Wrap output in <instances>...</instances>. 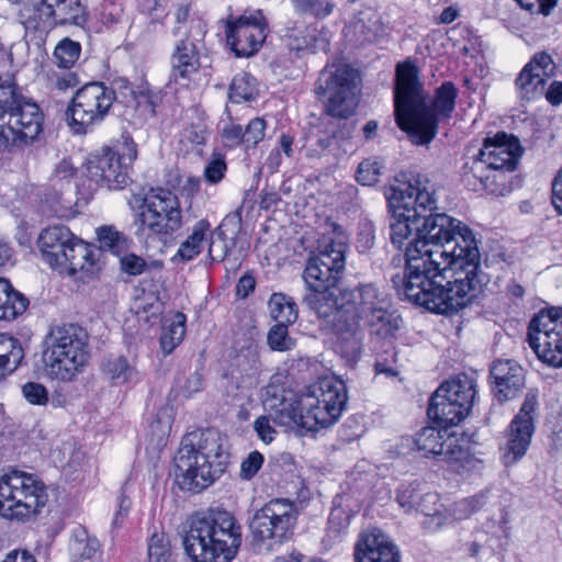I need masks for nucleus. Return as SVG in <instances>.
<instances>
[{
  "instance_id": "nucleus-21",
  "label": "nucleus",
  "mask_w": 562,
  "mask_h": 562,
  "mask_svg": "<svg viewBox=\"0 0 562 562\" xmlns=\"http://www.w3.org/2000/svg\"><path fill=\"white\" fill-rule=\"evenodd\" d=\"M557 65L547 52L533 55L516 79V87L522 100H535L544 93V85L555 75Z\"/></svg>"
},
{
  "instance_id": "nucleus-16",
  "label": "nucleus",
  "mask_w": 562,
  "mask_h": 562,
  "mask_svg": "<svg viewBox=\"0 0 562 562\" xmlns=\"http://www.w3.org/2000/svg\"><path fill=\"white\" fill-rule=\"evenodd\" d=\"M527 340L540 360L562 367V308L550 307L536 314L529 322Z\"/></svg>"
},
{
  "instance_id": "nucleus-10",
  "label": "nucleus",
  "mask_w": 562,
  "mask_h": 562,
  "mask_svg": "<svg viewBox=\"0 0 562 562\" xmlns=\"http://www.w3.org/2000/svg\"><path fill=\"white\" fill-rule=\"evenodd\" d=\"M363 284L355 289L341 290L340 307L327 324L339 340L345 357L360 356L364 337V313H362Z\"/></svg>"
},
{
  "instance_id": "nucleus-53",
  "label": "nucleus",
  "mask_w": 562,
  "mask_h": 562,
  "mask_svg": "<svg viewBox=\"0 0 562 562\" xmlns=\"http://www.w3.org/2000/svg\"><path fill=\"white\" fill-rule=\"evenodd\" d=\"M483 493L463 498L453 504L452 514L456 519H465L484 505Z\"/></svg>"
},
{
  "instance_id": "nucleus-41",
  "label": "nucleus",
  "mask_w": 562,
  "mask_h": 562,
  "mask_svg": "<svg viewBox=\"0 0 562 562\" xmlns=\"http://www.w3.org/2000/svg\"><path fill=\"white\" fill-rule=\"evenodd\" d=\"M228 95L234 103L254 100L257 95L255 78L247 72L236 75L229 86Z\"/></svg>"
},
{
  "instance_id": "nucleus-28",
  "label": "nucleus",
  "mask_w": 562,
  "mask_h": 562,
  "mask_svg": "<svg viewBox=\"0 0 562 562\" xmlns=\"http://www.w3.org/2000/svg\"><path fill=\"white\" fill-rule=\"evenodd\" d=\"M355 131L350 122L329 121L325 133L317 134L315 138H306L302 149L310 160H321L328 157L337 138H349Z\"/></svg>"
},
{
  "instance_id": "nucleus-46",
  "label": "nucleus",
  "mask_w": 562,
  "mask_h": 562,
  "mask_svg": "<svg viewBox=\"0 0 562 562\" xmlns=\"http://www.w3.org/2000/svg\"><path fill=\"white\" fill-rule=\"evenodd\" d=\"M437 498V495L434 493H427L424 496H419L412 485H402L397 493V502L407 513L412 512L414 508L417 510L419 503L435 504Z\"/></svg>"
},
{
  "instance_id": "nucleus-39",
  "label": "nucleus",
  "mask_w": 562,
  "mask_h": 562,
  "mask_svg": "<svg viewBox=\"0 0 562 562\" xmlns=\"http://www.w3.org/2000/svg\"><path fill=\"white\" fill-rule=\"evenodd\" d=\"M272 318L279 324L290 325L297 318V308L292 297L283 293H273L269 300Z\"/></svg>"
},
{
  "instance_id": "nucleus-38",
  "label": "nucleus",
  "mask_w": 562,
  "mask_h": 562,
  "mask_svg": "<svg viewBox=\"0 0 562 562\" xmlns=\"http://www.w3.org/2000/svg\"><path fill=\"white\" fill-rule=\"evenodd\" d=\"M100 550V542L86 529H77L69 542V551L72 562L92 559Z\"/></svg>"
},
{
  "instance_id": "nucleus-54",
  "label": "nucleus",
  "mask_w": 562,
  "mask_h": 562,
  "mask_svg": "<svg viewBox=\"0 0 562 562\" xmlns=\"http://www.w3.org/2000/svg\"><path fill=\"white\" fill-rule=\"evenodd\" d=\"M296 10L311 13L317 18H325L333 11L328 0H293Z\"/></svg>"
},
{
  "instance_id": "nucleus-37",
  "label": "nucleus",
  "mask_w": 562,
  "mask_h": 562,
  "mask_svg": "<svg viewBox=\"0 0 562 562\" xmlns=\"http://www.w3.org/2000/svg\"><path fill=\"white\" fill-rule=\"evenodd\" d=\"M101 368L102 373L116 385L135 381L138 375L136 369L122 356L106 358Z\"/></svg>"
},
{
  "instance_id": "nucleus-19",
  "label": "nucleus",
  "mask_w": 562,
  "mask_h": 562,
  "mask_svg": "<svg viewBox=\"0 0 562 562\" xmlns=\"http://www.w3.org/2000/svg\"><path fill=\"white\" fill-rule=\"evenodd\" d=\"M362 313L372 337L385 340L395 336L401 317L389 310V302L373 284H363Z\"/></svg>"
},
{
  "instance_id": "nucleus-20",
  "label": "nucleus",
  "mask_w": 562,
  "mask_h": 562,
  "mask_svg": "<svg viewBox=\"0 0 562 562\" xmlns=\"http://www.w3.org/2000/svg\"><path fill=\"white\" fill-rule=\"evenodd\" d=\"M414 442L425 457L432 456L446 462L460 461L467 456L458 436L448 428L425 427L416 434Z\"/></svg>"
},
{
  "instance_id": "nucleus-15",
  "label": "nucleus",
  "mask_w": 562,
  "mask_h": 562,
  "mask_svg": "<svg viewBox=\"0 0 562 562\" xmlns=\"http://www.w3.org/2000/svg\"><path fill=\"white\" fill-rule=\"evenodd\" d=\"M112 92L103 82H90L78 89L66 111L69 126L77 134L104 120L111 109Z\"/></svg>"
},
{
  "instance_id": "nucleus-62",
  "label": "nucleus",
  "mask_w": 562,
  "mask_h": 562,
  "mask_svg": "<svg viewBox=\"0 0 562 562\" xmlns=\"http://www.w3.org/2000/svg\"><path fill=\"white\" fill-rule=\"evenodd\" d=\"M22 393L26 401L34 405H44L48 401L47 390L40 383H25L22 387Z\"/></svg>"
},
{
  "instance_id": "nucleus-42",
  "label": "nucleus",
  "mask_w": 562,
  "mask_h": 562,
  "mask_svg": "<svg viewBox=\"0 0 562 562\" xmlns=\"http://www.w3.org/2000/svg\"><path fill=\"white\" fill-rule=\"evenodd\" d=\"M186 316L182 313L175 315L171 324L164 328L160 336V347L164 355H169L182 341L186 334Z\"/></svg>"
},
{
  "instance_id": "nucleus-64",
  "label": "nucleus",
  "mask_w": 562,
  "mask_h": 562,
  "mask_svg": "<svg viewBox=\"0 0 562 562\" xmlns=\"http://www.w3.org/2000/svg\"><path fill=\"white\" fill-rule=\"evenodd\" d=\"M120 265L122 271L130 276L142 274L147 266L145 259L135 254L121 256Z\"/></svg>"
},
{
  "instance_id": "nucleus-24",
  "label": "nucleus",
  "mask_w": 562,
  "mask_h": 562,
  "mask_svg": "<svg viewBox=\"0 0 562 562\" xmlns=\"http://www.w3.org/2000/svg\"><path fill=\"white\" fill-rule=\"evenodd\" d=\"M88 175L97 184L109 190L122 189L128 181L127 168L121 164V157L111 150L89 162Z\"/></svg>"
},
{
  "instance_id": "nucleus-4",
  "label": "nucleus",
  "mask_w": 562,
  "mask_h": 562,
  "mask_svg": "<svg viewBox=\"0 0 562 562\" xmlns=\"http://www.w3.org/2000/svg\"><path fill=\"white\" fill-rule=\"evenodd\" d=\"M44 115L12 74L0 75V149L27 145L43 131Z\"/></svg>"
},
{
  "instance_id": "nucleus-48",
  "label": "nucleus",
  "mask_w": 562,
  "mask_h": 562,
  "mask_svg": "<svg viewBox=\"0 0 562 562\" xmlns=\"http://www.w3.org/2000/svg\"><path fill=\"white\" fill-rule=\"evenodd\" d=\"M383 164L378 158L361 161L356 171V179L362 186H373L379 181Z\"/></svg>"
},
{
  "instance_id": "nucleus-35",
  "label": "nucleus",
  "mask_w": 562,
  "mask_h": 562,
  "mask_svg": "<svg viewBox=\"0 0 562 562\" xmlns=\"http://www.w3.org/2000/svg\"><path fill=\"white\" fill-rule=\"evenodd\" d=\"M211 224L207 220L199 221L192 228V233L182 241L178 248V251L172 258L173 262L177 261H190L201 254L204 243L210 234Z\"/></svg>"
},
{
  "instance_id": "nucleus-18",
  "label": "nucleus",
  "mask_w": 562,
  "mask_h": 562,
  "mask_svg": "<svg viewBox=\"0 0 562 562\" xmlns=\"http://www.w3.org/2000/svg\"><path fill=\"white\" fill-rule=\"evenodd\" d=\"M268 23L260 10L227 21L226 41L237 57H249L262 45L267 36Z\"/></svg>"
},
{
  "instance_id": "nucleus-40",
  "label": "nucleus",
  "mask_w": 562,
  "mask_h": 562,
  "mask_svg": "<svg viewBox=\"0 0 562 562\" xmlns=\"http://www.w3.org/2000/svg\"><path fill=\"white\" fill-rule=\"evenodd\" d=\"M236 367L241 373L254 376L261 370L259 346L252 339L241 347L235 358Z\"/></svg>"
},
{
  "instance_id": "nucleus-3",
  "label": "nucleus",
  "mask_w": 562,
  "mask_h": 562,
  "mask_svg": "<svg viewBox=\"0 0 562 562\" xmlns=\"http://www.w3.org/2000/svg\"><path fill=\"white\" fill-rule=\"evenodd\" d=\"M182 542L193 562H231L241 543V528L227 510L209 509L191 517Z\"/></svg>"
},
{
  "instance_id": "nucleus-58",
  "label": "nucleus",
  "mask_w": 562,
  "mask_h": 562,
  "mask_svg": "<svg viewBox=\"0 0 562 562\" xmlns=\"http://www.w3.org/2000/svg\"><path fill=\"white\" fill-rule=\"evenodd\" d=\"M225 235L221 227H217L211 233V240L209 245V257L213 261H221L227 256V246L225 244Z\"/></svg>"
},
{
  "instance_id": "nucleus-14",
  "label": "nucleus",
  "mask_w": 562,
  "mask_h": 562,
  "mask_svg": "<svg viewBox=\"0 0 562 562\" xmlns=\"http://www.w3.org/2000/svg\"><path fill=\"white\" fill-rule=\"evenodd\" d=\"M346 237L338 234L336 238L324 236L317 252L307 260L303 272L306 289L335 288L345 269Z\"/></svg>"
},
{
  "instance_id": "nucleus-34",
  "label": "nucleus",
  "mask_w": 562,
  "mask_h": 562,
  "mask_svg": "<svg viewBox=\"0 0 562 562\" xmlns=\"http://www.w3.org/2000/svg\"><path fill=\"white\" fill-rule=\"evenodd\" d=\"M29 306V300L14 290L10 282L0 278V321H13Z\"/></svg>"
},
{
  "instance_id": "nucleus-32",
  "label": "nucleus",
  "mask_w": 562,
  "mask_h": 562,
  "mask_svg": "<svg viewBox=\"0 0 562 562\" xmlns=\"http://www.w3.org/2000/svg\"><path fill=\"white\" fill-rule=\"evenodd\" d=\"M349 33H352V40L359 45L374 43L384 34L380 13L370 8L360 11L348 27Z\"/></svg>"
},
{
  "instance_id": "nucleus-26",
  "label": "nucleus",
  "mask_w": 562,
  "mask_h": 562,
  "mask_svg": "<svg viewBox=\"0 0 562 562\" xmlns=\"http://www.w3.org/2000/svg\"><path fill=\"white\" fill-rule=\"evenodd\" d=\"M38 12L41 18L53 26H83L88 18L81 0H42Z\"/></svg>"
},
{
  "instance_id": "nucleus-63",
  "label": "nucleus",
  "mask_w": 562,
  "mask_h": 562,
  "mask_svg": "<svg viewBox=\"0 0 562 562\" xmlns=\"http://www.w3.org/2000/svg\"><path fill=\"white\" fill-rule=\"evenodd\" d=\"M263 463V456L259 451H252L240 464V477L244 480L252 479L260 470Z\"/></svg>"
},
{
  "instance_id": "nucleus-27",
  "label": "nucleus",
  "mask_w": 562,
  "mask_h": 562,
  "mask_svg": "<svg viewBox=\"0 0 562 562\" xmlns=\"http://www.w3.org/2000/svg\"><path fill=\"white\" fill-rule=\"evenodd\" d=\"M494 392L499 401L514 398L525 385L522 367L514 360H497L491 368Z\"/></svg>"
},
{
  "instance_id": "nucleus-30",
  "label": "nucleus",
  "mask_w": 562,
  "mask_h": 562,
  "mask_svg": "<svg viewBox=\"0 0 562 562\" xmlns=\"http://www.w3.org/2000/svg\"><path fill=\"white\" fill-rule=\"evenodd\" d=\"M535 431V425L512 420L506 441L501 446V459L505 467L517 463L526 454Z\"/></svg>"
},
{
  "instance_id": "nucleus-22",
  "label": "nucleus",
  "mask_w": 562,
  "mask_h": 562,
  "mask_svg": "<svg viewBox=\"0 0 562 562\" xmlns=\"http://www.w3.org/2000/svg\"><path fill=\"white\" fill-rule=\"evenodd\" d=\"M521 155L518 139L506 133L486 138L479 153V164H485L491 171H514Z\"/></svg>"
},
{
  "instance_id": "nucleus-7",
  "label": "nucleus",
  "mask_w": 562,
  "mask_h": 562,
  "mask_svg": "<svg viewBox=\"0 0 562 562\" xmlns=\"http://www.w3.org/2000/svg\"><path fill=\"white\" fill-rule=\"evenodd\" d=\"M38 246L44 260L60 273L75 276L92 272L98 249L75 236L64 225H53L42 231Z\"/></svg>"
},
{
  "instance_id": "nucleus-44",
  "label": "nucleus",
  "mask_w": 562,
  "mask_h": 562,
  "mask_svg": "<svg viewBox=\"0 0 562 562\" xmlns=\"http://www.w3.org/2000/svg\"><path fill=\"white\" fill-rule=\"evenodd\" d=\"M81 46L79 43L64 38L60 41L54 50V59L59 68L68 69L72 67L79 59Z\"/></svg>"
},
{
  "instance_id": "nucleus-51",
  "label": "nucleus",
  "mask_w": 562,
  "mask_h": 562,
  "mask_svg": "<svg viewBox=\"0 0 562 562\" xmlns=\"http://www.w3.org/2000/svg\"><path fill=\"white\" fill-rule=\"evenodd\" d=\"M286 324L277 323L268 333V345L272 350L286 351L292 349L293 340L289 337Z\"/></svg>"
},
{
  "instance_id": "nucleus-17",
  "label": "nucleus",
  "mask_w": 562,
  "mask_h": 562,
  "mask_svg": "<svg viewBox=\"0 0 562 562\" xmlns=\"http://www.w3.org/2000/svg\"><path fill=\"white\" fill-rule=\"evenodd\" d=\"M173 462L177 483L184 491L199 493L221 476L213 473L209 459L187 447L182 440Z\"/></svg>"
},
{
  "instance_id": "nucleus-49",
  "label": "nucleus",
  "mask_w": 562,
  "mask_h": 562,
  "mask_svg": "<svg viewBox=\"0 0 562 562\" xmlns=\"http://www.w3.org/2000/svg\"><path fill=\"white\" fill-rule=\"evenodd\" d=\"M158 99V95L150 92L146 87H139L135 93L134 105L128 108L139 111L145 119L154 117Z\"/></svg>"
},
{
  "instance_id": "nucleus-9",
  "label": "nucleus",
  "mask_w": 562,
  "mask_h": 562,
  "mask_svg": "<svg viewBox=\"0 0 562 562\" xmlns=\"http://www.w3.org/2000/svg\"><path fill=\"white\" fill-rule=\"evenodd\" d=\"M475 395L474 379L462 374L436 390L430 397L427 415L438 427L456 426L469 415Z\"/></svg>"
},
{
  "instance_id": "nucleus-52",
  "label": "nucleus",
  "mask_w": 562,
  "mask_h": 562,
  "mask_svg": "<svg viewBox=\"0 0 562 562\" xmlns=\"http://www.w3.org/2000/svg\"><path fill=\"white\" fill-rule=\"evenodd\" d=\"M108 91L112 92L111 105L114 101L123 103L125 106L134 105L135 93L130 82L124 78L113 80L112 87H108Z\"/></svg>"
},
{
  "instance_id": "nucleus-43",
  "label": "nucleus",
  "mask_w": 562,
  "mask_h": 562,
  "mask_svg": "<svg viewBox=\"0 0 562 562\" xmlns=\"http://www.w3.org/2000/svg\"><path fill=\"white\" fill-rule=\"evenodd\" d=\"M100 248L121 256L128 247V238L113 226H101L97 229Z\"/></svg>"
},
{
  "instance_id": "nucleus-6",
  "label": "nucleus",
  "mask_w": 562,
  "mask_h": 562,
  "mask_svg": "<svg viewBox=\"0 0 562 562\" xmlns=\"http://www.w3.org/2000/svg\"><path fill=\"white\" fill-rule=\"evenodd\" d=\"M48 494L35 475L9 470L0 475V516L19 522L35 518L45 507Z\"/></svg>"
},
{
  "instance_id": "nucleus-1",
  "label": "nucleus",
  "mask_w": 562,
  "mask_h": 562,
  "mask_svg": "<svg viewBox=\"0 0 562 562\" xmlns=\"http://www.w3.org/2000/svg\"><path fill=\"white\" fill-rule=\"evenodd\" d=\"M390 238L404 248L405 271L392 276L398 294L437 314H454L484 295L490 276L472 231L437 212L435 190L416 179L391 188Z\"/></svg>"
},
{
  "instance_id": "nucleus-47",
  "label": "nucleus",
  "mask_w": 562,
  "mask_h": 562,
  "mask_svg": "<svg viewBox=\"0 0 562 562\" xmlns=\"http://www.w3.org/2000/svg\"><path fill=\"white\" fill-rule=\"evenodd\" d=\"M288 46L292 50L301 52L316 48V35L313 27H294L288 35Z\"/></svg>"
},
{
  "instance_id": "nucleus-59",
  "label": "nucleus",
  "mask_w": 562,
  "mask_h": 562,
  "mask_svg": "<svg viewBox=\"0 0 562 562\" xmlns=\"http://www.w3.org/2000/svg\"><path fill=\"white\" fill-rule=\"evenodd\" d=\"M538 407V392L535 390H530L525 397V401L521 405L519 413L514 417V422L518 423H529L533 425V416L532 414Z\"/></svg>"
},
{
  "instance_id": "nucleus-55",
  "label": "nucleus",
  "mask_w": 562,
  "mask_h": 562,
  "mask_svg": "<svg viewBox=\"0 0 562 562\" xmlns=\"http://www.w3.org/2000/svg\"><path fill=\"white\" fill-rule=\"evenodd\" d=\"M266 122L261 117H255L244 128L246 148L256 147L265 137Z\"/></svg>"
},
{
  "instance_id": "nucleus-11",
  "label": "nucleus",
  "mask_w": 562,
  "mask_h": 562,
  "mask_svg": "<svg viewBox=\"0 0 562 562\" xmlns=\"http://www.w3.org/2000/svg\"><path fill=\"white\" fill-rule=\"evenodd\" d=\"M136 224L137 235L169 236L182 226V210L179 199L166 189L150 190L139 206Z\"/></svg>"
},
{
  "instance_id": "nucleus-36",
  "label": "nucleus",
  "mask_w": 562,
  "mask_h": 562,
  "mask_svg": "<svg viewBox=\"0 0 562 562\" xmlns=\"http://www.w3.org/2000/svg\"><path fill=\"white\" fill-rule=\"evenodd\" d=\"M23 358L24 351L20 341L12 336L0 334V378L13 372Z\"/></svg>"
},
{
  "instance_id": "nucleus-12",
  "label": "nucleus",
  "mask_w": 562,
  "mask_h": 562,
  "mask_svg": "<svg viewBox=\"0 0 562 562\" xmlns=\"http://www.w3.org/2000/svg\"><path fill=\"white\" fill-rule=\"evenodd\" d=\"M348 401L347 386L336 378H324L315 383L303 397L302 407L307 409L308 428H326L341 416Z\"/></svg>"
},
{
  "instance_id": "nucleus-60",
  "label": "nucleus",
  "mask_w": 562,
  "mask_h": 562,
  "mask_svg": "<svg viewBox=\"0 0 562 562\" xmlns=\"http://www.w3.org/2000/svg\"><path fill=\"white\" fill-rule=\"evenodd\" d=\"M244 127L240 124L231 122L222 130V138L225 147L235 148L241 144L245 145Z\"/></svg>"
},
{
  "instance_id": "nucleus-45",
  "label": "nucleus",
  "mask_w": 562,
  "mask_h": 562,
  "mask_svg": "<svg viewBox=\"0 0 562 562\" xmlns=\"http://www.w3.org/2000/svg\"><path fill=\"white\" fill-rule=\"evenodd\" d=\"M171 544L165 532H155L148 542V562H172Z\"/></svg>"
},
{
  "instance_id": "nucleus-29",
  "label": "nucleus",
  "mask_w": 562,
  "mask_h": 562,
  "mask_svg": "<svg viewBox=\"0 0 562 562\" xmlns=\"http://www.w3.org/2000/svg\"><path fill=\"white\" fill-rule=\"evenodd\" d=\"M199 68L200 58L196 45L188 38L180 40L171 55L170 80L187 86Z\"/></svg>"
},
{
  "instance_id": "nucleus-25",
  "label": "nucleus",
  "mask_w": 562,
  "mask_h": 562,
  "mask_svg": "<svg viewBox=\"0 0 562 562\" xmlns=\"http://www.w3.org/2000/svg\"><path fill=\"white\" fill-rule=\"evenodd\" d=\"M356 562H400V552L378 529L363 532L355 548Z\"/></svg>"
},
{
  "instance_id": "nucleus-61",
  "label": "nucleus",
  "mask_w": 562,
  "mask_h": 562,
  "mask_svg": "<svg viewBox=\"0 0 562 562\" xmlns=\"http://www.w3.org/2000/svg\"><path fill=\"white\" fill-rule=\"evenodd\" d=\"M284 389L276 381H271L266 387L263 393V406L269 412L280 406L281 402H285Z\"/></svg>"
},
{
  "instance_id": "nucleus-56",
  "label": "nucleus",
  "mask_w": 562,
  "mask_h": 562,
  "mask_svg": "<svg viewBox=\"0 0 562 562\" xmlns=\"http://www.w3.org/2000/svg\"><path fill=\"white\" fill-rule=\"evenodd\" d=\"M80 83V79L75 71L65 70L54 72L50 78V86L53 90L65 92L68 89H74Z\"/></svg>"
},
{
  "instance_id": "nucleus-50",
  "label": "nucleus",
  "mask_w": 562,
  "mask_h": 562,
  "mask_svg": "<svg viewBox=\"0 0 562 562\" xmlns=\"http://www.w3.org/2000/svg\"><path fill=\"white\" fill-rule=\"evenodd\" d=\"M468 183L472 187V190L476 192H486L488 194L501 193V186L504 184V182L499 183L496 175H485L483 172L480 175L473 173L471 178H468Z\"/></svg>"
},
{
  "instance_id": "nucleus-33",
  "label": "nucleus",
  "mask_w": 562,
  "mask_h": 562,
  "mask_svg": "<svg viewBox=\"0 0 562 562\" xmlns=\"http://www.w3.org/2000/svg\"><path fill=\"white\" fill-rule=\"evenodd\" d=\"M303 302L319 318L328 324L336 311L340 307L341 291H339V294H336L335 288H327L326 290L307 289Z\"/></svg>"
},
{
  "instance_id": "nucleus-23",
  "label": "nucleus",
  "mask_w": 562,
  "mask_h": 562,
  "mask_svg": "<svg viewBox=\"0 0 562 562\" xmlns=\"http://www.w3.org/2000/svg\"><path fill=\"white\" fill-rule=\"evenodd\" d=\"M182 441L204 459H209L214 474L222 475L225 472L229 459L227 440L217 429L206 428L189 432Z\"/></svg>"
},
{
  "instance_id": "nucleus-5",
  "label": "nucleus",
  "mask_w": 562,
  "mask_h": 562,
  "mask_svg": "<svg viewBox=\"0 0 562 562\" xmlns=\"http://www.w3.org/2000/svg\"><path fill=\"white\" fill-rule=\"evenodd\" d=\"M89 335L76 324H64L50 329L45 338L43 362L47 375L60 381H72L89 359Z\"/></svg>"
},
{
  "instance_id": "nucleus-31",
  "label": "nucleus",
  "mask_w": 562,
  "mask_h": 562,
  "mask_svg": "<svg viewBox=\"0 0 562 562\" xmlns=\"http://www.w3.org/2000/svg\"><path fill=\"white\" fill-rule=\"evenodd\" d=\"M302 402L303 398L300 401L286 400L285 402H281L280 406L277 405V408L269 411L271 419L274 424L293 430L300 436L316 431L315 428H308L305 425L307 420V409L302 407Z\"/></svg>"
},
{
  "instance_id": "nucleus-8",
  "label": "nucleus",
  "mask_w": 562,
  "mask_h": 562,
  "mask_svg": "<svg viewBox=\"0 0 562 562\" xmlns=\"http://www.w3.org/2000/svg\"><path fill=\"white\" fill-rule=\"evenodd\" d=\"M358 71L347 64L327 65L319 74L315 92L333 119H348L357 108Z\"/></svg>"
},
{
  "instance_id": "nucleus-13",
  "label": "nucleus",
  "mask_w": 562,
  "mask_h": 562,
  "mask_svg": "<svg viewBox=\"0 0 562 562\" xmlns=\"http://www.w3.org/2000/svg\"><path fill=\"white\" fill-rule=\"evenodd\" d=\"M297 519L295 503L274 498L254 514L249 528L257 542H269L268 548L289 539Z\"/></svg>"
},
{
  "instance_id": "nucleus-57",
  "label": "nucleus",
  "mask_w": 562,
  "mask_h": 562,
  "mask_svg": "<svg viewBox=\"0 0 562 562\" xmlns=\"http://www.w3.org/2000/svg\"><path fill=\"white\" fill-rule=\"evenodd\" d=\"M417 512L424 514L425 519L423 520V526L428 531L434 532L446 524L447 517L438 508H435L432 512H430L426 504L419 503Z\"/></svg>"
},
{
  "instance_id": "nucleus-2",
  "label": "nucleus",
  "mask_w": 562,
  "mask_h": 562,
  "mask_svg": "<svg viewBox=\"0 0 562 562\" xmlns=\"http://www.w3.org/2000/svg\"><path fill=\"white\" fill-rule=\"evenodd\" d=\"M458 90L443 82L430 100L418 78L417 67L409 60L396 66L394 115L398 127L416 145H427L438 132L439 117H450L456 106Z\"/></svg>"
}]
</instances>
